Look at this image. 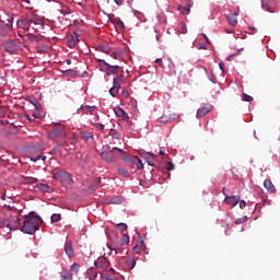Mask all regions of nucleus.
Returning <instances> with one entry per match:
<instances>
[{
	"label": "nucleus",
	"mask_w": 280,
	"mask_h": 280,
	"mask_svg": "<svg viewBox=\"0 0 280 280\" xmlns=\"http://www.w3.org/2000/svg\"><path fill=\"white\" fill-rule=\"evenodd\" d=\"M116 5H124V0H114Z\"/></svg>",
	"instance_id": "nucleus-52"
},
{
	"label": "nucleus",
	"mask_w": 280,
	"mask_h": 280,
	"mask_svg": "<svg viewBox=\"0 0 280 280\" xmlns=\"http://www.w3.org/2000/svg\"><path fill=\"white\" fill-rule=\"evenodd\" d=\"M120 242L121 246H128V244H130V236H128V234H124Z\"/></svg>",
	"instance_id": "nucleus-31"
},
{
	"label": "nucleus",
	"mask_w": 280,
	"mask_h": 280,
	"mask_svg": "<svg viewBox=\"0 0 280 280\" xmlns=\"http://www.w3.org/2000/svg\"><path fill=\"white\" fill-rule=\"evenodd\" d=\"M130 93H128V91H122V96L124 97H129Z\"/></svg>",
	"instance_id": "nucleus-54"
},
{
	"label": "nucleus",
	"mask_w": 280,
	"mask_h": 280,
	"mask_svg": "<svg viewBox=\"0 0 280 280\" xmlns=\"http://www.w3.org/2000/svg\"><path fill=\"white\" fill-rule=\"evenodd\" d=\"M155 63L159 65L160 67H163V59L161 58L155 59Z\"/></svg>",
	"instance_id": "nucleus-50"
},
{
	"label": "nucleus",
	"mask_w": 280,
	"mask_h": 280,
	"mask_svg": "<svg viewBox=\"0 0 280 280\" xmlns=\"http://www.w3.org/2000/svg\"><path fill=\"white\" fill-rule=\"evenodd\" d=\"M120 154H122L121 159L125 161V163L130 165V167H135V162H137L138 156L126 154L124 151Z\"/></svg>",
	"instance_id": "nucleus-11"
},
{
	"label": "nucleus",
	"mask_w": 280,
	"mask_h": 280,
	"mask_svg": "<svg viewBox=\"0 0 280 280\" xmlns=\"http://www.w3.org/2000/svg\"><path fill=\"white\" fill-rule=\"evenodd\" d=\"M98 49L100 51H102L103 54H107L108 56H110V54L113 52V48H110L108 44L98 45Z\"/></svg>",
	"instance_id": "nucleus-21"
},
{
	"label": "nucleus",
	"mask_w": 280,
	"mask_h": 280,
	"mask_svg": "<svg viewBox=\"0 0 280 280\" xmlns=\"http://www.w3.org/2000/svg\"><path fill=\"white\" fill-rule=\"evenodd\" d=\"M224 202L230 207H236V205L240 202V196H225Z\"/></svg>",
	"instance_id": "nucleus-14"
},
{
	"label": "nucleus",
	"mask_w": 280,
	"mask_h": 280,
	"mask_svg": "<svg viewBox=\"0 0 280 280\" xmlns=\"http://www.w3.org/2000/svg\"><path fill=\"white\" fill-rule=\"evenodd\" d=\"M78 43H80V39L78 38V35H74L69 39L68 45L69 47H75Z\"/></svg>",
	"instance_id": "nucleus-27"
},
{
	"label": "nucleus",
	"mask_w": 280,
	"mask_h": 280,
	"mask_svg": "<svg viewBox=\"0 0 280 280\" xmlns=\"http://www.w3.org/2000/svg\"><path fill=\"white\" fill-rule=\"evenodd\" d=\"M114 113H115V115H117V117H122V119H125V121H127V119H129L128 114L121 107H115Z\"/></svg>",
	"instance_id": "nucleus-17"
},
{
	"label": "nucleus",
	"mask_w": 280,
	"mask_h": 280,
	"mask_svg": "<svg viewBox=\"0 0 280 280\" xmlns=\"http://www.w3.org/2000/svg\"><path fill=\"white\" fill-rule=\"evenodd\" d=\"M144 159H145V161H153L154 160V155L152 153H145L144 154Z\"/></svg>",
	"instance_id": "nucleus-42"
},
{
	"label": "nucleus",
	"mask_w": 280,
	"mask_h": 280,
	"mask_svg": "<svg viewBox=\"0 0 280 280\" xmlns=\"http://www.w3.org/2000/svg\"><path fill=\"white\" fill-rule=\"evenodd\" d=\"M1 199H2V200H5V194H3V195L1 196Z\"/></svg>",
	"instance_id": "nucleus-64"
},
{
	"label": "nucleus",
	"mask_w": 280,
	"mask_h": 280,
	"mask_svg": "<svg viewBox=\"0 0 280 280\" xmlns=\"http://www.w3.org/2000/svg\"><path fill=\"white\" fill-rule=\"evenodd\" d=\"M94 264L101 275L108 272V269L110 268V261H108V259L105 257L98 258Z\"/></svg>",
	"instance_id": "nucleus-7"
},
{
	"label": "nucleus",
	"mask_w": 280,
	"mask_h": 280,
	"mask_svg": "<svg viewBox=\"0 0 280 280\" xmlns=\"http://www.w3.org/2000/svg\"><path fill=\"white\" fill-rule=\"evenodd\" d=\"M223 195L226 196V191H229V189H226V187L222 188Z\"/></svg>",
	"instance_id": "nucleus-59"
},
{
	"label": "nucleus",
	"mask_w": 280,
	"mask_h": 280,
	"mask_svg": "<svg viewBox=\"0 0 280 280\" xmlns=\"http://www.w3.org/2000/svg\"><path fill=\"white\" fill-rule=\"evenodd\" d=\"M42 224L43 219H40L38 214L31 212L25 217L20 231H22V233H27V235H34V233L40 229Z\"/></svg>",
	"instance_id": "nucleus-2"
},
{
	"label": "nucleus",
	"mask_w": 280,
	"mask_h": 280,
	"mask_svg": "<svg viewBox=\"0 0 280 280\" xmlns=\"http://www.w3.org/2000/svg\"><path fill=\"white\" fill-rule=\"evenodd\" d=\"M95 127H96L98 130H104V125H102V122H96V124H95Z\"/></svg>",
	"instance_id": "nucleus-47"
},
{
	"label": "nucleus",
	"mask_w": 280,
	"mask_h": 280,
	"mask_svg": "<svg viewBox=\"0 0 280 280\" xmlns=\"http://www.w3.org/2000/svg\"><path fill=\"white\" fill-rule=\"evenodd\" d=\"M110 145L106 144L103 147V151L101 152V159L106 161V163H115V159L117 154H124V150L115 147L110 151Z\"/></svg>",
	"instance_id": "nucleus-3"
},
{
	"label": "nucleus",
	"mask_w": 280,
	"mask_h": 280,
	"mask_svg": "<svg viewBox=\"0 0 280 280\" xmlns=\"http://www.w3.org/2000/svg\"><path fill=\"white\" fill-rule=\"evenodd\" d=\"M133 165H136L137 170H143V162H141L139 158H137V161L133 162Z\"/></svg>",
	"instance_id": "nucleus-37"
},
{
	"label": "nucleus",
	"mask_w": 280,
	"mask_h": 280,
	"mask_svg": "<svg viewBox=\"0 0 280 280\" xmlns=\"http://www.w3.org/2000/svg\"><path fill=\"white\" fill-rule=\"evenodd\" d=\"M112 58H114V60H117V58H119L121 56V52L119 51H114L110 54Z\"/></svg>",
	"instance_id": "nucleus-45"
},
{
	"label": "nucleus",
	"mask_w": 280,
	"mask_h": 280,
	"mask_svg": "<svg viewBox=\"0 0 280 280\" xmlns=\"http://www.w3.org/2000/svg\"><path fill=\"white\" fill-rule=\"evenodd\" d=\"M54 180H58L63 187H71L73 185V177L67 171H58L52 174Z\"/></svg>",
	"instance_id": "nucleus-4"
},
{
	"label": "nucleus",
	"mask_w": 280,
	"mask_h": 280,
	"mask_svg": "<svg viewBox=\"0 0 280 280\" xmlns=\"http://www.w3.org/2000/svg\"><path fill=\"white\" fill-rule=\"evenodd\" d=\"M212 110H213V105L206 104L197 110V118H202L206 115H209V113H211Z\"/></svg>",
	"instance_id": "nucleus-10"
},
{
	"label": "nucleus",
	"mask_w": 280,
	"mask_h": 280,
	"mask_svg": "<svg viewBox=\"0 0 280 280\" xmlns=\"http://www.w3.org/2000/svg\"><path fill=\"white\" fill-rule=\"evenodd\" d=\"M65 250H66V255H68V257H73V246L71 244V241L66 243Z\"/></svg>",
	"instance_id": "nucleus-23"
},
{
	"label": "nucleus",
	"mask_w": 280,
	"mask_h": 280,
	"mask_svg": "<svg viewBox=\"0 0 280 280\" xmlns=\"http://www.w3.org/2000/svg\"><path fill=\"white\" fill-rule=\"evenodd\" d=\"M4 226L8 229L7 233H11L13 231L12 225H10V220L0 219V229H3ZM19 226H21V219L15 220L14 229H19Z\"/></svg>",
	"instance_id": "nucleus-9"
},
{
	"label": "nucleus",
	"mask_w": 280,
	"mask_h": 280,
	"mask_svg": "<svg viewBox=\"0 0 280 280\" xmlns=\"http://www.w3.org/2000/svg\"><path fill=\"white\" fill-rule=\"evenodd\" d=\"M36 187H37V189H39V191H44V194H49V185L37 184Z\"/></svg>",
	"instance_id": "nucleus-28"
},
{
	"label": "nucleus",
	"mask_w": 280,
	"mask_h": 280,
	"mask_svg": "<svg viewBox=\"0 0 280 280\" xmlns=\"http://www.w3.org/2000/svg\"><path fill=\"white\" fill-rule=\"evenodd\" d=\"M219 67H220L221 71H224V63L220 62Z\"/></svg>",
	"instance_id": "nucleus-57"
},
{
	"label": "nucleus",
	"mask_w": 280,
	"mask_h": 280,
	"mask_svg": "<svg viewBox=\"0 0 280 280\" xmlns=\"http://www.w3.org/2000/svg\"><path fill=\"white\" fill-rule=\"evenodd\" d=\"M30 40H36V37L32 34H27Z\"/></svg>",
	"instance_id": "nucleus-53"
},
{
	"label": "nucleus",
	"mask_w": 280,
	"mask_h": 280,
	"mask_svg": "<svg viewBox=\"0 0 280 280\" xmlns=\"http://www.w3.org/2000/svg\"><path fill=\"white\" fill-rule=\"evenodd\" d=\"M12 32V22L9 23L0 20V38L8 36Z\"/></svg>",
	"instance_id": "nucleus-8"
},
{
	"label": "nucleus",
	"mask_w": 280,
	"mask_h": 280,
	"mask_svg": "<svg viewBox=\"0 0 280 280\" xmlns=\"http://www.w3.org/2000/svg\"><path fill=\"white\" fill-rule=\"evenodd\" d=\"M228 23L232 25V27H235V25H237V15L236 14L228 15Z\"/></svg>",
	"instance_id": "nucleus-25"
},
{
	"label": "nucleus",
	"mask_w": 280,
	"mask_h": 280,
	"mask_svg": "<svg viewBox=\"0 0 280 280\" xmlns=\"http://www.w3.org/2000/svg\"><path fill=\"white\" fill-rule=\"evenodd\" d=\"M240 209H246V201L244 200L240 201Z\"/></svg>",
	"instance_id": "nucleus-48"
},
{
	"label": "nucleus",
	"mask_w": 280,
	"mask_h": 280,
	"mask_svg": "<svg viewBox=\"0 0 280 280\" xmlns=\"http://www.w3.org/2000/svg\"><path fill=\"white\" fill-rule=\"evenodd\" d=\"M113 139H119V133H114Z\"/></svg>",
	"instance_id": "nucleus-60"
},
{
	"label": "nucleus",
	"mask_w": 280,
	"mask_h": 280,
	"mask_svg": "<svg viewBox=\"0 0 280 280\" xmlns=\"http://www.w3.org/2000/svg\"><path fill=\"white\" fill-rule=\"evenodd\" d=\"M109 21L110 23H113V25H115V27H118V30H126V25L124 24V21H121V19L112 15L109 16Z\"/></svg>",
	"instance_id": "nucleus-13"
},
{
	"label": "nucleus",
	"mask_w": 280,
	"mask_h": 280,
	"mask_svg": "<svg viewBox=\"0 0 280 280\" xmlns=\"http://www.w3.org/2000/svg\"><path fill=\"white\" fill-rule=\"evenodd\" d=\"M124 75H117L116 78H114L113 80V84L114 86H118L119 89L121 88V84H124Z\"/></svg>",
	"instance_id": "nucleus-24"
},
{
	"label": "nucleus",
	"mask_w": 280,
	"mask_h": 280,
	"mask_svg": "<svg viewBox=\"0 0 280 280\" xmlns=\"http://www.w3.org/2000/svg\"><path fill=\"white\" fill-rule=\"evenodd\" d=\"M242 100H243V102H253V96L244 93V94H242Z\"/></svg>",
	"instance_id": "nucleus-39"
},
{
	"label": "nucleus",
	"mask_w": 280,
	"mask_h": 280,
	"mask_svg": "<svg viewBox=\"0 0 280 280\" xmlns=\"http://www.w3.org/2000/svg\"><path fill=\"white\" fill-rule=\"evenodd\" d=\"M232 58H235V55H230V56L226 58V60L231 61Z\"/></svg>",
	"instance_id": "nucleus-58"
},
{
	"label": "nucleus",
	"mask_w": 280,
	"mask_h": 280,
	"mask_svg": "<svg viewBox=\"0 0 280 280\" xmlns=\"http://www.w3.org/2000/svg\"><path fill=\"white\" fill-rule=\"evenodd\" d=\"M25 183L28 185H34V183H38V178L36 177H26Z\"/></svg>",
	"instance_id": "nucleus-36"
},
{
	"label": "nucleus",
	"mask_w": 280,
	"mask_h": 280,
	"mask_svg": "<svg viewBox=\"0 0 280 280\" xmlns=\"http://www.w3.org/2000/svg\"><path fill=\"white\" fill-rule=\"evenodd\" d=\"M67 137V127L65 125H56L48 133V139L55 141V139H65Z\"/></svg>",
	"instance_id": "nucleus-5"
},
{
	"label": "nucleus",
	"mask_w": 280,
	"mask_h": 280,
	"mask_svg": "<svg viewBox=\"0 0 280 280\" xmlns=\"http://www.w3.org/2000/svg\"><path fill=\"white\" fill-rule=\"evenodd\" d=\"M126 265H127V268L132 270V268H135V266H137V261L135 259H129V260H127Z\"/></svg>",
	"instance_id": "nucleus-33"
},
{
	"label": "nucleus",
	"mask_w": 280,
	"mask_h": 280,
	"mask_svg": "<svg viewBox=\"0 0 280 280\" xmlns=\"http://www.w3.org/2000/svg\"><path fill=\"white\" fill-rule=\"evenodd\" d=\"M105 272H108L109 275H115V269H113V267H109Z\"/></svg>",
	"instance_id": "nucleus-51"
},
{
	"label": "nucleus",
	"mask_w": 280,
	"mask_h": 280,
	"mask_svg": "<svg viewBox=\"0 0 280 280\" xmlns=\"http://www.w3.org/2000/svg\"><path fill=\"white\" fill-rule=\"evenodd\" d=\"M178 10H184V12H186L187 14H189V12H191V4H187L186 7H178Z\"/></svg>",
	"instance_id": "nucleus-40"
},
{
	"label": "nucleus",
	"mask_w": 280,
	"mask_h": 280,
	"mask_svg": "<svg viewBox=\"0 0 280 280\" xmlns=\"http://www.w3.org/2000/svg\"><path fill=\"white\" fill-rule=\"evenodd\" d=\"M118 174H119V176H122L124 178L130 177V173H128V170L122 168V167L118 168Z\"/></svg>",
	"instance_id": "nucleus-30"
},
{
	"label": "nucleus",
	"mask_w": 280,
	"mask_h": 280,
	"mask_svg": "<svg viewBox=\"0 0 280 280\" xmlns=\"http://www.w3.org/2000/svg\"><path fill=\"white\" fill-rule=\"evenodd\" d=\"M40 159V156H37V158H33L32 161L36 162Z\"/></svg>",
	"instance_id": "nucleus-61"
},
{
	"label": "nucleus",
	"mask_w": 280,
	"mask_h": 280,
	"mask_svg": "<svg viewBox=\"0 0 280 280\" xmlns=\"http://www.w3.org/2000/svg\"><path fill=\"white\" fill-rule=\"evenodd\" d=\"M61 280H73V275L69 269H65L60 273Z\"/></svg>",
	"instance_id": "nucleus-22"
},
{
	"label": "nucleus",
	"mask_w": 280,
	"mask_h": 280,
	"mask_svg": "<svg viewBox=\"0 0 280 280\" xmlns=\"http://www.w3.org/2000/svg\"><path fill=\"white\" fill-rule=\"evenodd\" d=\"M159 155H160V156H165V151H163V149L160 150Z\"/></svg>",
	"instance_id": "nucleus-56"
},
{
	"label": "nucleus",
	"mask_w": 280,
	"mask_h": 280,
	"mask_svg": "<svg viewBox=\"0 0 280 280\" xmlns=\"http://www.w3.org/2000/svg\"><path fill=\"white\" fill-rule=\"evenodd\" d=\"M67 65H71V59L66 60Z\"/></svg>",
	"instance_id": "nucleus-63"
},
{
	"label": "nucleus",
	"mask_w": 280,
	"mask_h": 280,
	"mask_svg": "<svg viewBox=\"0 0 280 280\" xmlns=\"http://www.w3.org/2000/svg\"><path fill=\"white\" fill-rule=\"evenodd\" d=\"M144 249H145V244L143 243V241H139L137 245L133 247V253L136 255H140L141 252H143Z\"/></svg>",
	"instance_id": "nucleus-19"
},
{
	"label": "nucleus",
	"mask_w": 280,
	"mask_h": 280,
	"mask_svg": "<svg viewBox=\"0 0 280 280\" xmlns=\"http://www.w3.org/2000/svg\"><path fill=\"white\" fill-rule=\"evenodd\" d=\"M33 106L37 110V113L34 114L35 119H43V117H45V112H43V105H40V103H33Z\"/></svg>",
	"instance_id": "nucleus-16"
},
{
	"label": "nucleus",
	"mask_w": 280,
	"mask_h": 280,
	"mask_svg": "<svg viewBox=\"0 0 280 280\" xmlns=\"http://www.w3.org/2000/svg\"><path fill=\"white\" fill-rule=\"evenodd\" d=\"M97 62L101 67V71H103V73H106V75H117V71L121 69V67L119 66H110L104 59H97Z\"/></svg>",
	"instance_id": "nucleus-6"
},
{
	"label": "nucleus",
	"mask_w": 280,
	"mask_h": 280,
	"mask_svg": "<svg viewBox=\"0 0 280 280\" xmlns=\"http://www.w3.org/2000/svg\"><path fill=\"white\" fill-rule=\"evenodd\" d=\"M62 16H67V14H71V8L69 5L60 4L59 8L57 9Z\"/></svg>",
	"instance_id": "nucleus-20"
},
{
	"label": "nucleus",
	"mask_w": 280,
	"mask_h": 280,
	"mask_svg": "<svg viewBox=\"0 0 280 280\" xmlns=\"http://www.w3.org/2000/svg\"><path fill=\"white\" fill-rule=\"evenodd\" d=\"M81 139L83 141H90V139H93V135L89 131L81 132Z\"/></svg>",
	"instance_id": "nucleus-29"
},
{
	"label": "nucleus",
	"mask_w": 280,
	"mask_h": 280,
	"mask_svg": "<svg viewBox=\"0 0 280 280\" xmlns=\"http://www.w3.org/2000/svg\"><path fill=\"white\" fill-rule=\"evenodd\" d=\"M261 8L266 12H275V0H261Z\"/></svg>",
	"instance_id": "nucleus-12"
},
{
	"label": "nucleus",
	"mask_w": 280,
	"mask_h": 280,
	"mask_svg": "<svg viewBox=\"0 0 280 280\" xmlns=\"http://www.w3.org/2000/svg\"><path fill=\"white\" fill-rule=\"evenodd\" d=\"M4 49L9 54H16V51H19V47L16 46V44L14 42H7L4 44Z\"/></svg>",
	"instance_id": "nucleus-15"
},
{
	"label": "nucleus",
	"mask_w": 280,
	"mask_h": 280,
	"mask_svg": "<svg viewBox=\"0 0 280 280\" xmlns=\"http://www.w3.org/2000/svg\"><path fill=\"white\" fill-rule=\"evenodd\" d=\"M264 187L269 191L270 194H275L277 191V188H275V185L272 184V180L265 179Z\"/></svg>",
	"instance_id": "nucleus-18"
},
{
	"label": "nucleus",
	"mask_w": 280,
	"mask_h": 280,
	"mask_svg": "<svg viewBox=\"0 0 280 280\" xmlns=\"http://www.w3.org/2000/svg\"><path fill=\"white\" fill-rule=\"evenodd\" d=\"M71 270H72V272L74 273V275H78V272H80V265L79 264H73V265H71Z\"/></svg>",
	"instance_id": "nucleus-35"
},
{
	"label": "nucleus",
	"mask_w": 280,
	"mask_h": 280,
	"mask_svg": "<svg viewBox=\"0 0 280 280\" xmlns=\"http://www.w3.org/2000/svg\"><path fill=\"white\" fill-rule=\"evenodd\" d=\"M65 73L66 75H71V77L78 75V71H74V70H66Z\"/></svg>",
	"instance_id": "nucleus-43"
},
{
	"label": "nucleus",
	"mask_w": 280,
	"mask_h": 280,
	"mask_svg": "<svg viewBox=\"0 0 280 280\" xmlns=\"http://www.w3.org/2000/svg\"><path fill=\"white\" fill-rule=\"evenodd\" d=\"M117 93H119V86L113 85V88H110L109 90V94L112 95V97H117Z\"/></svg>",
	"instance_id": "nucleus-32"
},
{
	"label": "nucleus",
	"mask_w": 280,
	"mask_h": 280,
	"mask_svg": "<svg viewBox=\"0 0 280 280\" xmlns=\"http://www.w3.org/2000/svg\"><path fill=\"white\" fill-rule=\"evenodd\" d=\"M88 275H92V277H90V280H93L97 277V273L93 271V269L88 270Z\"/></svg>",
	"instance_id": "nucleus-44"
},
{
	"label": "nucleus",
	"mask_w": 280,
	"mask_h": 280,
	"mask_svg": "<svg viewBox=\"0 0 280 280\" xmlns=\"http://www.w3.org/2000/svg\"><path fill=\"white\" fill-rule=\"evenodd\" d=\"M16 25L25 32H30V28L38 32L37 27H43V25H45V21H43V18H40L39 15L31 13L26 15V18L18 20Z\"/></svg>",
	"instance_id": "nucleus-1"
},
{
	"label": "nucleus",
	"mask_w": 280,
	"mask_h": 280,
	"mask_svg": "<svg viewBox=\"0 0 280 280\" xmlns=\"http://www.w3.org/2000/svg\"><path fill=\"white\" fill-rule=\"evenodd\" d=\"M100 183H102V178L96 179V185H100Z\"/></svg>",
	"instance_id": "nucleus-62"
},
{
	"label": "nucleus",
	"mask_w": 280,
	"mask_h": 280,
	"mask_svg": "<svg viewBox=\"0 0 280 280\" xmlns=\"http://www.w3.org/2000/svg\"><path fill=\"white\" fill-rule=\"evenodd\" d=\"M180 25H182V34H187V24H185V22H182Z\"/></svg>",
	"instance_id": "nucleus-46"
},
{
	"label": "nucleus",
	"mask_w": 280,
	"mask_h": 280,
	"mask_svg": "<svg viewBox=\"0 0 280 280\" xmlns=\"http://www.w3.org/2000/svg\"><path fill=\"white\" fill-rule=\"evenodd\" d=\"M61 220V215L58 214V213H54L51 217H50V221L54 223V222H60Z\"/></svg>",
	"instance_id": "nucleus-34"
},
{
	"label": "nucleus",
	"mask_w": 280,
	"mask_h": 280,
	"mask_svg": "<svg viewBox=\"0 0 280 280\" xmlns=\"http://www.w3.org/2000/svg\"><path fill=\"white\" fill-rule=\"evenodd\" d=\"M243 222H246V219H236L235 224H243Z\"/></svg>",
	"instance_id": "nucleus-49"
},
{
	"label": "nucleus",
	"mask_w": 280,
	"mask_h": 280,
	"mask_svg": "<svg viewBox=\"0 0 280 280\" xmlns=\"http://www.w3.org/2000/svg\"><path fill=\"white\" fill-rule=\"evenodd\" d=\"M116 228L118 229V231H127L128 230V225L126 223H118L116 225Z\"/></svg>",
	"instance_id": "nucleus-38"
},
{
	"label": "nucleus",
	"mask_w": 280,
	"mask_h": 280,
	"mask_svg": "<svg viewBox=\"0 0 280 280\" xmlns=\"http://www.w3.org/2000/svg\"><path fill=\"white\" fill-rule=\"evenodd\" d=\"M148 165L154 166V162L152 160H147Z\"/></svg>",
	"instance_id": "nucleus-55"
},
{
	"label": "nucleus",
	"mask_w": 280,
	"mask_h": 280,
	"mask_svg": "<svg viewBox=\"0 0 280 280\" xmlns=\"http://www.w3.org/2000/svg\"><path fill=\"white\" fill-rule=\"evenodd\" d=\"M79 110H89L90 115H93V113H95V110H97V106L85 105V106H81L79 108Z\"/></svg>",
	"instance_id": "nucleus-26"
},
{
	"label": "nucleus",
	"mask_w": 280,
	"mask_h": 280,
	"mask_svg": "<svg viewBox=\"0 0 280 280\" xmlns=\"http://www.w3.org/2000/svg\"><path fill=\"white\" fill-rule=\"evenodd\" d=\"M165 168L167 170V172H172L174 170V163L172 162L166 163Z\"/></svg>",
	"instance_id": "nucleus-41"
}]
</instances>
